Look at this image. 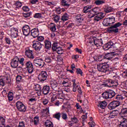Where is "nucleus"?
I'll use <instances>...</instances> for the list:
<instances>
[{
    "mask_svg": "<svg viewBox=\"0 0 127 127\" xmlns=\"http://www.w3.org/2000/svg\"><path fill=\"white\" fill-rule=\"evenodd\" d=\"M103 44L102 39H99L96 37H91V40L86 43L87 46H96V47H100Z\"/></svg>",
    "mask_w": 127,
    "mask_h": 127,
    "instance_id": "1",
    "label": "nucleus"
},
{
    "mask_svg": "<svg viewBox=\"0 0 127 127\" xmlns=\"http://www.w3.org/2000/svg\"><path fill=\"white\" fill-rule=\"evenodd\" d=\"M97 69L99 72H102V73H107V72H111L112 71L110 68V65L107 63L97 64Z\"/></svg>",
    "mask_w": 127,
    "mask_h": 127,
    "instance_id": "2",
    "label": "nucleus"
},
{
    "mask_svg": "<svg viewBox=\"0 0 127 127\" xmlns=\"http://www.w3.org/2000/svg\"><path fill=\"white\" fill-rule=\"evenodd\" d=\"M122 25H123V23L121 22L116 23L114 25L107 28V31L108 33H118L119 30L118 27L122 26Z\"/></svg>",
    "mask_w": 127,
    "mask_h": 127,
    "instance_id": "3",
    "label": "nucleus"
},
{
    "mask_svg": "<svg viewBox=\"0 0 127 127\" xmlns=\"http://www.w3.org/2000/svg\"><path fill=\"white\" fill-rule=\"evenodd\" d=\"M115 22H116V18L114 16H111L104 19L102 23L104 26H112V24H114Z\"/></svg>",
    "mask_w": 127,
    "mask_h": 127,
    "instance_id": "4",
    "label": "nucleus"
},
{
    "mask_svg": "<svg viewBox=\"0 0 127 127\" xmlns=\"http://www.w3.org/2000/svg\"><path fill=\"white\" fill-rule=\"evenodd\" d=\"M102 96L103 99H112L116 96V92L113 90H108L103 92L102 94Z\"/></svg>",
    "mask_w": 127,
    "mask_h": 127,
    "instance_id": "5",
    "label": "nucleus"
},
{
    "mask_svg": "<svg viewBox=\"0 0 127 127\" xmlns=\"http://www.w3.org/2000/svg\"><path fill=\"white\" fill-rule=\"evenodd\" d=\"M108 82L107 84H105V87H109L116 88L119 86V81L117 80H113L112 79H109L107 80Z\"/></svg>",
    "mask_w": 127,
    "mask_h": 127,
    "instance_id": "6",
    "label": "nucleus"
},
{
    "mask_svg": "<svg viewBox=\"0 0 127 127\" xmlns=\"http://www.w3.org/2000/svg\"><path fill=\"white\" fill-rule=\"evenodd\" d=\"M90 14H88V17H89V18H92V17H94L95 15H97L101 13V12H100V8L95 7L90 10Z\"/></svg>",
    "mask_w": 127,
    "mask_h": 127,
    "instance_id": "7",
    "label": "nucleus"
},
{
    "mask_svg": "<svg viewBox=\"0 0 127 127\" xmlns=\"http://www.w3.org/2000/svg\"><path fill=\"white\" fill-rule=\"evenodd\" d=\"M16 107L17 110L22 113H24V112L26 111V107H25V105L20 101H17L16 103Z\"/></svg>",
    "mask_w": 127,
    "mask_h": 127,
    "instance_id": "8",
    "label": "nucleus"
},
{
    "mask_svg": "<svg viewBox=\"0 0 127 127\" xmlns=\"http://www.w3.org/2000/svg\"><path fill=\"white\" fill-rule=\"evenodd\" d=\"M33 64L36 67H40V68L44 67V61L42 59H35L33 61Z\"/></svg>",
    "mask_w": 127,
    "mask_h": 127,
    "instance_id": "9",
    "label": "nucleus"
},
{
    "mask_svg": "<svg viewBox=\"0 0 127 127\" xmlns=\"http://www.w3.org/2000/svg\"><path fill=\"white\" fill-rule=\"evenodd\" d=\"M48 75H47V72L46 71H42L39 73L38 79L40 81V82H44L47 79Z\"/></svg>",
    "mask_w": 127,
    "mask_h": 127,
    "instance_id": "10",
    "label": "nucleus"
},
{
    "mask_svg": "<svg viewBox=\"0 0 127 127\" xmlns=\"http://www.w3.org/2000/svg\"><path fill=\"white\" fill-rule=\"evenodd\" d=\"M32 46L33 48H34L37 52H39V51L41 50V48H42V44L38 41L34 40L33 41Z\"/></svg>",
    "mask_w": 127,
    "mask_h": 127,
    "instance_id": "11",
    "label": "nucleus"
},
{
    "mask_svg": "<svg viewBox=\"0 0 127 127\" xmlns=\"http://www.w3.org/2000/svg\"><path fill=\"white\" fill-rule=\"evenodd\" d=\"M121 105V103L119 101H114L111 102L108 106V109L109 110H114L116 109L117 107H119Z\"/></svg>",
    "mask_w": 127,
    "mask_h": 127,
    "instance_id": "12",
    "label": "nucleus"
},
{
    "mask_svg": "<svg viewBox=\"0 0 127 127\" xmlns=\"http://www.w3.org/2000/svg\"><path fill=\"white\" fill-rule=\"evenodd\" d=\"M10 32L12 38H16L18 36V29L17 27H12L11 28Z\"/></svg>",
    "mask_w": 127,
    "mask_h": 127,
    "instance_id": "13",
    "label": "nucleus"
},
{
    "mask_svg": "<svg viewBox=\"0 0 127 127\" xmlns=\"http://www.w3.org/2000/svg\"><path fill=\"white\" fill-rule=\"evenodd\" d=\"M51 87L53 91L57 92L59 90V87H58V83L55 79H52L51 81Z\"/></svg>",
    "mask_w": 127,
    "mask_h": 127,
    "instance_id": "14",
    "label": "nucleus"
},
{
    "mask_svg": "<svg viewBox=\"0 0 127 127\" xmlns=\"http://www.w3.org/2000/svg\"><path fill=\"white\" fill-rule=\"evenodd\" d=\"M33 90L37 92L36 95H41V93L42 92V89H41V86L38 84H33Z\"/></svg>",
    "mask_w": 127,
    "mask_h": 127,
    "instance_id": "15",
    "label": "nucleus"
},
{
    "mask_svg": "<svg viewBox=\"0 0 127 127\" xmlns=\"http://www.w3.org/2000/svg\"><path fill=\"white\" fill-rule=\"evenodd\" d=\"M18 61H19V58L18 57H15L11 62V66L12 68H17L18 66Z\"/></svg>",
    "mask_w": 127,
    "mask_h": 127,
    "instance_id": "16",
    "label": "nucleus"
},
{
    "mask_svg": "<svg viewBox=\"0 0 127 127\" xmlns=\"http://www.w3.org/2000/svg\"><path fill=\"white\" fill-rule=\"evenodd\" d=\"M22 32L23 34L25 35V36H27L29 35L30 33V29L29 28V26L27 25H25L22 28Z\"/></svg>",
    "mask_w": 127,
    "mask_h": 127,
    "instance_id": "17",
    "label": "nucleus"
},
{
    "mask_svg": "<svg viewBox=\"0 0 127 127\" xmlns=\"http://www.w3.org/2000/svg\"><path fill=\"white\" fill-rule=\"evenodd\" d=\"M25 55L28 58H32V51L30 50V47L25 49Z\"/></svg>",
    "mask_w": 127,
    "mask_h": 127,
    "instance_id": "18",
    "label": "nucleus"
},
{
    "mask_svg": "<svg viewBox=\"0 0 127 127\" xmlns=\"http://www.w3.org/2000/svg\"><path fill=\"white\" fill-rule=\"evenodd\" d=\"M114 46V43L112 41L108 42L103 46V49L105 51L109 50Z\"/></svg>",
    "mask_w": 127,
    "mask_h": 127,
    "instance_id": "19",
    "label": "nucleus"
},
{
    "mask_svg": "<svg viewBox=\"0 0 127 127\" xmlns=\"http://www.w3.org/2000/svg\"><path fill=\"white\" fill-rule=\"evenodd\" d=\"M42 92L44 95H48L50 92V86L48 85H45L43 87Z\"/></svg>",
    "mask_w": 127,
    "mask_h": 127,
    "instance_id": "20",
    "label": "nucleus"
},
{
    "mask_svg": "<svg viewBox=\"0 0 127 127\" xmlns=\"http://www.w3.org/2000/svg\"><path fill=\"white\" fill-rule=\"evenodd\" d=\"M104 17L105 14L103 12H100L99 14L94 17V20L95 22L99 21V20H101V19L104 18Z\"/></svg>",
    "mask_w": 127,
    "mask_h": 127,
    "instance_id": "21",
    "label": "nucleus"
},
{
    "mask_svg": "<svg viewBox=\"0 0 127 127\" xmlns=\"http://www.w3.org/2000/svg\"><path fill=\"white\" fill-rule=\"evenodd\" d=\"M92 7H93L92 5H87L84 6L83 9V12L84 13H87L88 12V14H91L90 11H91Z\"/></svg>",
    "mask_w": 127,
    "mask_h": 127,
    "instance_id": "22",
    "label": "nucleus"
},
{
    "mask_svg": "<svg viewBox=\"0 0 127 127\" xmlns=\"http://www.w3.org/2000/svg\"><path fill=\"white\" fill-rule=\"evenodd\" d=\"M26 66L27 68L28 73L31 74L32 73V63L31 62H27L26 64Z\"/></svg>",
    "mask_w": 127,
    "mask_h": 127,
    "instance_id": "23",
    "label": "nucleus"
},
{
    "mask_svg": "<svg viewBox=\"0 0 127 127\" xmlns=\"http://www.w3.org/2000/svg\"><path fill=\"white\" fill-rule=\"evenodd\" d=\"M107 105L108 103L105 101L99 102L98 105L99 108H100V109H102L103 110L106 109Z\"/></svg>",
    "mask_w": 127,
    "mask_h": 127,
    "instance_id": "24",
    "label": "nucleus"
},
{
    "mask_svg": "<svg viewBox=\"0 0 127 127\" xmlns=\"http://www.w3.org/2000/svg\"><path fill=\"white\" fill-rule=\"evenodd\" d=\"M45 47L46 49L50 50L51 49L52 44L51 42L48 40H46L44 41Z\"/></svg>",
    "mask_w": 127,
    "mask_h": 127,
    "instance_id": "25",
    "label": "nucleus"
},
{
    "mask_svg": "<svg viewBox=\"0 0 127 127\" xmlns=\"http://www.w3.org/2000/svg\"><path fill=\"white\" fill-rule=\"evenodd\" d=\"M39 35V31H38V29L34 28L32 29V36L33 38H36Z\"/></svg>",
    "mask_w": 127,
    "mask_h": 127,
    "instance_id": "26",
    "label": "nucleus"
},
{
    "mask_svg": "<svg viewBox=\"0 0 127 127\" xmlns=\"http://www.w3.org/2000/svg\"><path fill=\"white\" fill-rule=\"evenodd\" d=\"M113 58L114 54L112 53L106 54L104 56V59H107V60H112Z\"/></svg>",
    "mask_w": 127,
    "mask_h": 127,
    "instance_id": "27",
    "label": "nucleus"
},
{
    "mask_svg": "<svg viewBox=\"0 0 127 127\" xmlns=\"http://www.w3.org/2000/svg\"><path fill=\"white\" fill-rule=\"evenodd\" d=\"M118 115H119V111L118 110L113 111L110 113L109 118L110 119H114V118H116V117H117Z\"/></svg>",
    "mask_w": 127,
    "mask_h": 127,
    "instance_id": "28",
    "label": "nucleus"
},
{
    "mask_svg": "<svg viewBox=\"0 0 127 127\" xmlns=\"http://www.w3.org/2000/svg\"><path fill=\"white\" fill-rule=\"evenodd\" d=\"M120 127H127V118H124L121 121Z\"/></svg>",
    "mask_w": 127,
    "mask_h": 127,
    "instance_id": "29",
    "label": "nucleus"
},
{
    "mask_svg": "<svg viewBox=\"0 0 127 127\" xmlns=\"http://www.w3.org/2000/svg\"><path fill=\"white\" fill-rule=\"evenodd\" d=\"M61 5L69 7V6H70V3H69V1L66 0H62L61 1Z\"/></svg>",
    "mask_w": 127,
    "mask_h": 127,
    "instance_id": "30",
    "label": "nucleus"
},
{
    "mask_svg": "<svg viewBox=\"0 0 127 127\" xmlns=\"http://www.w3.org/2000/svg\"><path fill=\"white\" fill-rule=\"evenodd\" d=\"M96 60L97 62H102L103 60H105L104 56L103 55H99L96 56Z\"/></svg>",
    "mask_w": 127,
    "mask_h": 127,
    "instance_id": "31",
    "label": "nucleus"
},
{
    "mask_svg": "<svg viewBox=\"0 0 127 127\" xmlns=\"http://www.w3.org/2000/svg\"><path fill=\"white\" fill-rule=\"evenodd\" d=\"M57 92H58L57 97H58L59 99L61 100L64 99V94L63 93V91L59 90Z\"/></svg>",
    "mask_w": 127,
    "mask_h": 127,
    "instance_id": "32",
    "label": "nucleus"
},
{
    "mask_svg": "<svg viewBox=\"0 0 127 127\" xmlns=\"http://www.w3.org/2000/svg\"><path fill=\"white\" fill-rule=\"evenodd\" d=\"M113 10H114V9L110 6H106L104 8V11L106 13H109V12H112Z\"/></svg>",
    "mask_w": 127,
    "mask_h": 127,
    "instance_id": "33",
    "label": "nucleus"
},
{
    "mask_svg": "<svg viewBox=\"0 0 127 127\" xmlns=\"http://www.w3.org/2000/svg\"><path fill=\"white\" fill-rule=\"evenodd\" d=\"M105 1L104 0H95L94 1V4L96 5H102V4H104Z\"/></svg>",
    "mask_w": 127,
    "mask_h": 127,
    "instance_id": "34",
    "label": "nucleus"
},
{
    "mask_svg": "<svg viewBox=\"0 0 127 127\" xmlns=\"http://www.w3.org/2000/svg\"><path fill=\"white\" fill-rule=\"evenodd\" d=\"M55 51L57 52L58 54H63V53L65 52L64 49H63L61 47H58V48L56 49Z\"/></svg>",
    "mask_w": 127,
    "mask_h": 127,
    "instance_id": "35",
    "label": "nucleus"
},
{
    "mask_svg": "<svg viewBox=\"0 0 127 127\" xmlns=\"http://www.w3.org/2000/svg\"><path fill=\"white\" fill-rule=\"evenodd\" d=\"M45 126L46 127H53V123L49 121V120H47L46 122L45 123Z\"/></svg>",
    "mask_w": 127,
    "mask_h": 127,
    "instance_id": "36",
    "label": "nucleus"
},
{
    "mask_svg": "<svg viewBox=\"0 0 127 127\" xmlns=\"http://www.w3.org/2000/svg\"><path fill=\"white\" fill-rule=\"evenodd\" d=\"M69 19V15L67 14V13H65L63 16H62V20L63 21H66Z\"/></svg>",
    "mask_w": 127,
    "mask_h": 127,
    "instance_id": "37",
    "label": "nucleus"
},
{
    "mask_svg": "<svg viewBox=\"0 0 127 127\" xmlns=\"http://www.w3.org/2000/svg\"><path fill=\"white\" fill-rule=\"evenodd\" d=\"M121 115H123V116H126V115H127V108H125V106H123L121 109Z\"/></svg>",
    "mask_w": 127,
    "mask_h": 127,
    "instance_id": "38",
    "label": "nucleus"
},
{
    "mask_svg": "<svg viewBox=\"0 0 127 127\" xmlns=\"http://www.w3.org/2000/svg\"><path fill=\"white\" fill-rule=\"evenodd\" d=\"M75 18L77 22H79V23L84 20V18L82 17L81 15H77Z\"/></svg>",
    "mask_w": 127,
    "mask_h": 127,
    "instance_id": "39",
    "label": "nucleus"
},
{
    "mask_svg": "<svg viewBox=\"0 0 127 127\" xmlns=\"http://www.w3.org/2000/svg\"><path fill=\"white\" fill-rule=\"evenodd\" d=\"M7 98L9 101H12V100H13V93L11 92H9L8 94Z\"/></svg>",
    "mask_w": 127,
    "mask_h": 127,
    "instance_id": "40",
    "label": "nucleus"
},
{
    "mask_svg": "<svg viewBox=\"0 0 127 127\" xmlns=\"http://www.w3.org/2000/svg\"><path fill=\"white\" fill-rule=\"evenodd\" d=\"M57 46H58V43L54 42L53 44V46L52 47V49L53 51H55L58 48V47H57Z\"/></svg>",
    "mask_w": 127,
    "mask_h": 127,
    "instance_id": "41",
    "label": "nucleus"
},
{
    "mask_svg": "<svg viewBox=\"0 0 127 127\" xmlns=\"http://www.w3.org/2000/svg\"><path fill=\"white\" fill-rule=\"evenodd\" d=\"M61 117H62L63 120L66 121L67 120V114L64 112L61 113Z\"/></svg>",
    "mask_w": 127,
    "mask_h": 127,
    "instance_id": "42",
    "label": "nucleus"
},
{
    "mask_svg": "<svg viewBox=\"0 0 127 127\" xmlns=\"http://www.w3.org/2000/svg\"><path fill=\"white\" fill-rule=\"evenodd\" d=\"M54 117L55 119H57V120L59 121L60 120V118H61V113H60V112L57 113L54 115Z\"/></svg>",
    "mask_w": 127,
    "mask_h": 127,
    "instance_id": "43",
    "label": "nucleus"
},
{
    "mask_svg": "<svg viewBox=\"0 0 127 127\" xmlns=\"http://www.w3.org/2000/svg\"><path fill=\"white\" fill-rule=\"evenodd\" d=\"M33 123L35 126H36L37 124L39 123V117L38 116H35L34 118Z\"/></svg>",
    "mask_w": 127,
    "mask_h": 127,
    "instance_id": "44",
    "label": "nucleus"
},
{
    "mask_svg": "<svg viewBox=\"0 0 127 127\" xmlns=\"http://www.w3.org/2000/svg\"><path fill=\"white\" fill-rule=\"evenodd\" d=\"M71 120L73 124H78V123H79V120L75 117L71 118Z\"/></svg>",
    "mask_w": 127,
    "mask_h": 127,
    "instance_id": "45",
    "label": "nucleus"
},
{
    "mask_svg": "<svg viewBox=\"0 0 127 127\" xmlns=\"http://www.w3.org/2000/svg\"><path fill=\"white\" fill-rule=\"evenodd\" d=\"M51 26L52 27L50 28L51 31H53V32L56 31V25L54 23H52Z\"/></svg>",
    "mask_w": 127,
    "mask_h": 127,
    "instance_id": "46",
    "label": "nucleus"
},
{
    "mask_svg": "<svg viewBox=\"0 0 127 127\" xmlns=\"http://www.w3.org/2000/svg\"><path fill=\"white\" fill-rule=\"evenodd\" d=\"M33 17L34 18H41V17H42V15L40 13H37L34 14Z\"/></svg>",
    "mask_w": 127,
    "mask_h": 127,
    "instance_id": "47",
    "label": "nucleus"
},
{
    "mask_svg": "<svg viewBox=\"0 0 127 127\" xmlns=\"http://www.w3.org/2000/svg\"><path fill=\"white\" fill-rule=\"evenodd\" d=\"M18 62L21 66H24V58H21L20 59H19Z\"/></svg>",
    "mask_w": 127,
    "mask_h": 127,
    "instance_id": "48",
    "label": "nucleus"
},
{
    "mask_svg": "<svg viewBox=\"0 0 127 127\" xmlns=\"http://www.w3.org/2000/svg\"><path fill=\"white\" fill-rule=\"evenodd\" d=\"M5 121L4 118H3L2 116H0V125H1V126H4Z\"/></svg>",
    "mask_w": 127,
    "mask_h": 127,
    "instance_id": "49",
    "label": "nucleus"
},
{
    "mask_svg": "<svg viewBox=\"0 0 127 127\" xmlns=\"http://www.w3.org/2000/svg\"><path fill=\"white\" fill-rule=\"evenodd\" d=\"M15 5L17 8L21 7L22 4L21 3V2L19 1H17L15 3Z\"/></svg>",
    "mask_w": 127,
    "mask_h": 127,
    "instance_id": "50",
    "label": "nucleus"
},
{
    "mask_svg": "<svg viewBox=\"0 0 127 127\" xmlns=\"http://www.w3.org/2000/svg\"><path fill=\"white\" fill-rule=\"evenodd\" d=\"M5 41L6 44H8V45H10V42H11V41L10 40V38H9V37H5Z\"/></svg>",
    "mask_w": 127,
    "mask_h": 127,
    "instance_id": "51",
    "label": "nucleus"
},
{
    "mask_svg": "<svg viewBox=\"0 0 127 127\" xmlns=\"http://www.w3.org/2000/svg\"><path fill=\"white\" fill-rule=\"evenodd\" d=\"M44 114H45V117H48L49 116V109L46 108L43 112Z\"/></svg>",
    "mask_w": 127,
    "mask_h": 127,
    "instance_id": "52",
    "label": "nucleus"
},
{
    "mask_svg": "<svg viewBox=\"0 0 127 127\" xmlns=\"http://www.w3.org/2000/svg\"><path fill=\"white\" fill-rule=\"evenodd\" d=\"M37 40H38V41H40L41 42L44 41V36H39L37 37Z\"/></svg>",
    "mask_w": 127,
    "mask_h": 127,
    "instance_id": "53",
    "label": "nucleus"
},
{
    "mask_svg": "<svg viewBox=\"0 0 127 127\" xmlns=\"http://www.w3.org/2000/svg\"><path fill=\"white\" fill-rule=\"evenodd\" d=\"M116 100H118L119 101H122L124 100V97H123L122 95H118L116 97Z\"/></svg>",
    "mask_w": 127,
    "mask_h": 127,
    "instance_id": "54",
    "label": "nucleus"
},
{
    "mask_svg": "<svg viewBox=\"0 0 127 127\" xmlns=\"http://www.w3.org/2000/svg\"><path fill=\"white\" fill-rule=\"evenodd\" d=\"M76 73L77 74L80 75V76H83V71H82V70L80 68L76 69Z\"/></svg>",
    "mask_w": 127,
    "mask_h": 127,
    "instance_id": "55",
    "label": "nucleus"
},
{
    "mask_svg": "<svg viewBox=\"0 0 127 127\" xmlns=\"http://www.w3.org/2000/svg\"><path fill=\"white\" fill-rule=\"evenodd\" d=\"M121 95L124 99H125V98H127V92L126 91H123Z\"/></svg>",
    "mask_w": 127,
    "mask_h": 127,
    "instance_id": "56",
    "label": "nucleus"
},
{
    "mask_svg": "<svg viewBox=\"0 0 127 127\" xmlns=\"http://www.w3.org/2000/svg\"><path fill=\"white\" fill-rule=\"evenodd\" d=\"M59 19H60V16L56 15L54 17V20L55 22H58V21H59Z\"/></svg>",
    "mask_w": 127,
    "mask_h": 127,
    "instance_id": "57",
    "label": "nucleus"
},
{
    "mask_svg": "<svg viewBox=\"0 0 127 127\" xmlns=\"http://www.w3.org/2000/svg\"><path fill=\"white\" fill-rule=\"evenodd\" d=\"M21 80H22V77L21 76L17 75L16 77V81H17V82H20Z\"/></svg>",
    "mask_w": 127,
    "mask_h": 127,
    "instance_id": "58",
    "label": "nucleus"
},
{
    "mask_svg": "<svg viewBox=\"0 0 127 127\" xmlns=\"http://www.w3.org/2000/svg\"><path fill=\"white\" fill-rule=\"evenodd\" d=\"M45 61L47 63H50V62H51V58H50V57H48L46 58Z\"/></svg>",
    "mask_w": 127,
    "mask_h": 127,
    "instance_id": "59",
    "label": "nucleus"
},
{
    "mask_svg": "<svg viewBox=\"0 0 127 127\" xmlns=\"http://www.w3.org/2000/svg\"><path fill=\"white\" fill-rule=\"evenodd\" d=\"M23 16L24 17H29L30 16V13L29 12H25L23 14Z\"/></svg>",
    "mask_w": 127,
    "mask_h": 127,
    "instance_id": "60",
    "label": "nucleus"
},
{
    "mask_svg": "<svg viewBox=\"0 0 127 127\" xmlns=\"http://www.w3.org/2000/svg\"><path fill=\"white\" fill-rule=\"evenodd\" d=\"M19 127H25V125L24 124V122L22 121L19 122L18 126Z\"/></svg>",
    "mask_w": 127,
    "mask_h": 127,
    "instance_id": "61",
    "label": "nucleus"
},
{
    "mask_svg": "<svg viewBox=\"0 0 127 127\" xmlns=\"http://www.w3.org/2000/svg\"><path fill=\"white\" fill-rule=\"evenodd\" d=\"M88 124L89 125L90 127H96V123H95V122H89Z\"/></svg>",
    "mask_w": 127,
    "mask_h": 127,
    "instance_id": "62",
    "label": "nucleus"
},
{
    "mask_svg": "<svg viewBox=\"0 0 127 127\" xmlns=\"http://www.w3.org/2000/svg\"><path fill=\"white\" fill-rule=\"evenodd\" d=\"M22 8L24 11H29V8L27 6H24Z\"/></svg>",
    "mask_w": 127,
    "mask_h": 127,
    "instance_id": "63",
    "label": "nucleus"
},
{
    "mask_svg": "<svg viewBox=\"0 0 127 127\" xmlns=\"http://www.w3.org/2000/svg\"><path fill=\"white\" fill-rule=\"evenodd\" d=\"M122 76L123 78H126L127 77V70L124 71L122 73Z\"/></svg>",
    "mask_w": 127,
    "mask_h": 127,
    "instance_id": "64",
    "label": "nucleus"
}]
</instances>
